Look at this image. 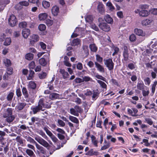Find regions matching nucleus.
I'll use <instances>...</instances> for the list:
<instances>
[{
    "label": "nucleus",
    "mask_w": 157,
    "mask_h": 157,
    "mask_svg": "<svg viewBox=\"0 0 157 157\" xmlns=\"http://www.w3.org/2000/svg\"><path fill=\"white\" fill-rule=\"evenodd\" d=\"M35 73L33 71L30 70L29 71V74L27 77L28 80H30L32 79L34 77Z\"/></svg>",
    "instance_id": "nucleus-31"
},
{
    "label": "nucleus",
    "mask_w": 157,
    "mask_h": 157,
    "mask_svg": "<svg viewBox=\"0 0 157 157\" xmlns=\"http://www.w3.org/2000/svg\"><path fill=\"white\" fill-rule=\"evenodd\" d=\"M144 84L143 82H138L137 85V88L139 90H143L144 88Z\"/></svg>",
    "instance_id": "nucleus-25"
},
{
    "label": "nucleus",
    "mask_w": 157,
    "mask_h": 157,
    "mask_svg": "<svg viewBox=\"0 0 157 157\" xmlns=\"http://www.w3.org/2000/svg\"><path fill=\"white\" fill-rule=\"evenodd\" d=\"M143 142H144V145L147 147H148L150 145V144L148 142V140L146 139H144L143 140Z\"/></svg>",
    "instance_id": "nucleus-59"
},
{
    "label": "nucleus",
    "mask_w": 157,
    "mask_h": 157,
    "mask_svg": "<svg viewBox=\"0 0 157 157\" xmlns=\"http://www.w3.org/2000/svg\"><path fill=\"white\" fill-rule=\"evenodd\" d=\"M60 95L57 93H51L49 96V98L52 100L59 98Z\"/></svg>",
    "instance_id": "nucleus-14"
},
{
    "label": "nucleus",
    "mask_w": 157,
    "mask_h": 157,
    "mask_svg": "<svg viewBox=\"0 0 157 157\" xmlns=\"http://www.w3.org/2000/svg\"><path fill=\"white\" fill-rule=\"evenodd\" d=\"M39 37L37 35L33 34L31 35L30 37V44L33 45L34 43L38 41Z\"/></svg>",
    "instance_id": "nucleus-8"
},
{
    "label": "nucleus",
    "mask_w": 157,
    "mask_h": 157,
    "mask_svg": "<svg viewBox=\"0 0 157 157\" xmlns=\"http://www.w3.org/2000/svg\"><path fill=\"white\" fill-rule=\"evenodd\" d=\"M31 109L32 110L34 114H36L37 113L40 112V111H44V109H42L38 105L34 107H32Z\"/></svg>",
    "instance_id": "nucleus-13"
},
{
    "label": "nucleus",
    "mask_w": 157,
    "mask_h": 157,
    "mask_svg": "<svg viewBox=\"0 0 157 157\" xmlns=\"http://www.w3.org/2000/svg\"><path fill=\"white\" fill-rule=\"evenodd\" d=\"M5 132H6L7 133H10V132H9V131L8 129H7L6 128H5L3 129V131L0 130V136L2 137H3L5 136L6 135V134Z\"/></svg>",
    "instance_id": "nucleus-27"
},
{
    "label": "nucleus",
    "mask_w": 157,
    "mask_h": 157,
    "mask_svg": "<svg viewBox=\"0 0 157 157\" xmlns=\"http://www.w3.org/2000/svg\"><path fill=\"white\" fill-rule=\"evenodd\" d=\"M75 109L77 113H81L82 112V109L78 105H76L75 107Z\"/></svg>",
    "instance_id": "nucleus-61"
},
{
    "label": "nucleus",
    "mask_w": 157,
    "mask_h": 157,
    "mask_svg": "<svg viewBox=\"0 0 157 157\" xmlns=\"http://www.w3.org/2000/svg\"><path fill=\"white\" fill-rule=\"evenodd\" d=\"M26 105L25 103L19 102L17 105L15 107V109L18 110H21L23 109Z\"/></svg>",
    "instance_id": "nucleus-17"
},
{
    "label": "nucleus",
    "mask_w": 157,
    "mask_h": 157,
    "mask_svg": "<svg viewBox=\"0 0 157 157\" xmlns=\"http://www.w3.org/2000/svg\"><path fill=\"white\" fill-rule=\"evenodd\" d=\"M97 9L99 13L101 14H103L105 12L104 6L102 3L99 2Z\"/></svg>",
    "instance_id": "nucleus-10"
},
{
    "label": "nucleus",
    "mask_w": 157,
    "mask_h": 157,
    "mask_svg": "<svg viewBox=\"0 0 157 157\" xmlns=\"http://www.w3.org/2000/svg\"><path fill=\"white\" fill-rule=\"evenodd\" d=\"M97 82L102 88L106 89L107 86L104 82L100 80H97Z\"/></svg>",
    "instance_id": "nucleus-33"
},
{
    "label": "nucleus",
    "mask_w": 157,
    "mask_h": 157,
    "mask_svg": "<svg viewBox=\"0 0 157 157\" xmlns=\"http://www.w3.org/2000/svg\"><path fill=\"white\" fill-rule=\"evenodd\" d=\"M35 139L41 145L46 147L48 149H49V147H50V145L46 140L41 137L37 136L35 137Z\"/></svg>",
    "instance_id": "nucleus-3"
},
{
    "label": "nucleus",
    "mask_w": 157,
    "mask_h": 157,
    "mask_svg": "<svg viewBox=\"0 0 157 157\" xmlns=\"http://www.w3.org/2000/svg\"><path fill=\"white\" fill-rule=\"evenodd\" d=\"M94 64L95 67L97 68L98 70L101 73L104 72V68L102 65L98 63L97 62H95Z\"/></svg>",
    "instance_id": "nucleus-12"
},
{
    "label": "nucleus",
    "mask_w": 157,
    "mask_h": 157,
    "mask_svg": "<svg viewBox=\"0 0 157 157\" xmlns=\"http://www.w3.org/2000/svg\"><path fill=\"white\" fill-rule=\"evenodd\" d=\"M134 32L136 34L139 36H144L145 35V33L141 29H135L134 30Z\"/></svg>",
    "instance_id": "nucleus-11"
},
{
    "label": "nucleus",
    "mask_w": 157,
    "mask_h": 157,
    "mask_svg": "<svg viewBox=\"0 0 157 157\" xmlns=\"http://www.w3.org/2000/svg\"><path fill=\"white\" fill-rule=\"evenodd\" d=\"M28 87L29 89H32L34 91V93L36 94L37 92V90L35 89L36 87V84L33 81H30L29 82Z\"/></svg>",
    "instance_id": "nucleus-9"
},
{
    "label": "nucleus",
    "mask_w": 157,
    "mask_h": 157,
    "mask_svg": "<svg viewBox=\"0 0 157 157\" xmlns=\"http://www.w3.org/2000/svg\"><path fill=\"white\" fill-rule=\"evenodd\" d=\"M17 20L16 17L13 14L11 15L8 19V23L9 25L13 27L16 25Z\"/></svg>",
    "instance_id": "nucleus-6"
},
{
    "label": "nucleus",
    "mask_w": 157,
    "mask_h": 157,
    "mask_svg": "<svg viewBox=\"0 0 157 157\" xmlns=\"http://www.w3.org/2000/svg\"><path fill=\"white\" fill-rule=\"evenodd\" d=\"M106 5L108 7L109 9L111 11H113L115 9L114 6L109 1L107 2Z\"/></svg>",
    "instance_id": "nucleus-30"
},
{
    "label": "nucleus",
    "mask_w": 157,
    "mask_h": 157,
    "mask_svg": "<svg viewBox=\"0 0 157 157\" xmlns=\"http://www.w3.org/2000/svg\"><path fill=\"white\" fill-rule=\"evenodd\" d=\"M70 113L71 114L76 116H78L79 115L78 113L76 111L75 107L74 108H72L70 109Z\"/></svg>",
    "instance_id": "nucleus-39"
},
{
    "label": "nucleus",
    "mask_w": 157,
    "mask_h": 157,
    "mask_svg": "<svg viewBox=\"0 0 157 157\" xmlns=\"http://www.w3.org/2000/svg\"><path fill=\"white\" fill-rule=\"evenodd\" d=\"M13 110L11 108H8L3 113V117L6 118V121L8 123L12 122L15 119V117L12 115Z\"/></svg>",
    "instance_id": "nucleus-1"
},
{
    "label": "nucleus",
    "mask_w": 157,
    "mask_h": 157,
    "mask_svg": "<svg viewBox=\"0 0 157 157\" xmlns=\"http://www.w3.org/2000/svg\"><path fill=\"white\" fill-rule=\"evenodd\" d=\"M148 15V11L146 10H142L140 13V16L144 17H146Z\"/></svg>",
    "instance_id": "nucleus-23"
},
{
    "label": "nucleus",
    "mask_w": 157,
    "mask_h": 157,
    "mask_svg": "<svg viewBox=\"0 0 157 157\" xmlns=\"http://www.w3.org/2000/svg\"><path fill=\"white\" fill-rule=\"evenodd\" d=\"M83 80L84 81H85L86 82L87 81H92V79L90 78V77L89 76H85L83 78Z\"/></svg>",
    "instance_id": "nucleus-57"
},
{
    "label": "nucleus",
    "mask_w": 157,
    "mask_h": 157,
    "mask_svg": "<svg viewBox=\"0 0 157 157\" xmlns=\"http://www.w3.org/2000/svg\"><path fill=\"white\" fill-rule=\"evenodd\" d=\"M38 29L40 31H44L46 29V26L44 24H40L38 26Z\"/></svg>",
    "instance_id": "nucleus-48"
},
{
    "label": "nucleus",
    "mask_w": 157,
    "mask_h": 157,
    "mask_svg": "<svg viewBox=\"0 0 157 157\" xmlns=\"http://www.w3.org/2000/svg\"><path fill=\"white\" fill-rule=\"evenodd\" d=\"M43 129L45 131L47 134L50 137L53 135L52 133L48 129L47 127H44Z\"/></svg>",
    "instance_id": "nucleus-42"
},
{
    "label": "nucleus",
    "mask_w": 157,
    "mask_h": 157,
    "mask_svg": "<svg viewBox=\"0 0 157 157\" xmlns=\"http://www.w3.org/2000/svg\"><path fill=\"white\" fill-rule=\"evenodd\" d=\"M157 84V81H155L154 82V84L152 85L151 90H152V94H154L155 93V86Z\"/></svg>",
    "instance_id": "nucleus-55"
},
{
    "label": "nucleus",
    "mask_w": 157,
    "mask_h": 157,
    "mask_svg": "<svg viewBox=\"0 0 157 157\" xmlns=\"http://www.w3.org/2000/svg\"><path fill=\"white\" fill-rule=\"evenodd\" d=\"M59 11V8L58 7H53L52 10V13L54 15H57Z\"/></svg>",
    "instance_id": "nucleus-35"
},
{
    "label": "nucleus",
    "mask_w": 157,
    "mask_h": 157,
    "mask_svg": "<svg viewBox=\"0 0 157 157\" xmlns=\"http://www.w3.org/2000/svg\"><path fill=\"white\" fill-rule=\"evenodd\" d=\"M60 73L62 75L63 78L64 79L68 78L69 75L68 73L63 69H60Z\"/></svg>",
    "instance_id": "nucleus-16"
},
{
    "label": "nucleus",
    "mask_w": 157,
    "mask_h": 157,
    "mask_svg": "<svg viewBox=\"0 0 157 157\" xmlns=\"http://www.w3.org/2000/svg\"><path fill=\"white\" fill-rule=\"evenodd\" d=\"M104 19L105 21L108 23H111L113 22V19L110 17V16L107 14L105 16Z\"/></svg>",
    "instance_id": "nucleus-19"
},
{
    "label": "nucleus",
    "mask_w": 157,
    "mask_h": 157,
    "mask_svg": "<svg viewBox=\"0 0 157 157\" xmlns=\"http://www.w3.org/2000/svg\"><path fill=\"white\" fill-rule=\"evenodd\" d=\"M11 42V39L10 37H7L5 39L4 45L6 46L10 45Z\"/></svg>",
    "instance_id": "nucleus-32"
},
{
    "label": "nucleus",
    "mask_w": 157,
    "mask_h": 157,
    "mask_svg": "<svg viewBox=\"0 0 157 157\" xmlns=\"http://www.w3.org/2000/svg\"><path fill=\"white\" fill-rule=\"evenodd\" d=\"M9 0H0V5L7 4L9 3Z\"/></svg>",
    "instance_id": "nucleus-58"
},
{
    "label": "nucleus",
    "mask_w": 157,
    "mask_h": 157,
    "mask_svg": "<svg viewBox=\"0 0 157 157\" xmlns=\"http://www.w3.org/2000/svg\"><path fill=\"white\" fill-rule=\"evenodd\" d=\"M14 93L13 92H10L8 95L7 97V100L8 101H10L12 100L13 97Z\"/></svg>",
    "instance_id": "nucleus-45"
},
{
    "label": "nucleus",
    "mask_w": 157,
    "mask_h": 157,
    "mask_svg": "<svg viewBox=\"0 0 157 157\" xmlns=\"http://www.w3.org/2000/svg\"><path fill=\"white\" fill-rule=\"evenodd\" d=\"M104 63L106 67L109 71L113 70L114 66V63L111 59H104Z\"/></svg>",
    "instance_id": "nucleus-4"
},
{
    "label": "nucleus",
    "mask_w": 157,
    "mask_h": 157,
    "mask_svg": "<svg viewBox=\"0 0 157 157\" xmlns=\"http://www.w3.org/2000/svg\"><path fill=\"white\" fill-rule=\"evenodd\" d=\"M85 20L86 21L88 22H91L93 20V18L91 15H89L85 17Z\"/></svg>",
    "instance_id": "nucleus-41"
},
{
    "label": "nucleus",
    "mask_w": 157,
    "mask_h": 157,
    "mask_svg": "<svg viewBox=\"0 0 157 157\" xmlns=\"http://www.w3.org/2000/svg\"><path fill=\"white\" fill-rule=\"evenodd\" d=\"M3 62L5 66L7 67H9L11 66V63L10 60L7 59H4L3 60Z\"/></svg>",
    "instance_id": "nucleus-28"
},
{
    "label": "nucleus",
    "mask_w": 157,
    "mask_h": 157,
    "mask_svg": "<svg viewBox=\"0 0 157 157\" xmlns=\"http://www.w3.org/2000/svg\"><path fill=\"white\" fill-rule=\"evenodd\" d=\"M128 47L125 45L123 47V56L124 59H122V61H127L128 59L129 54L128 51Z\"/></svg>",
    "instance_id": "nucleus-5"
},
{
    "label": "nucleus",
    "mask_w": 157,
    "mask_h": 157,
    "mask_svg": "<svg viewBox=\"0 0 157 157\" xmlns=\"http://www.w3.org/2000/svg\"><path fill=\"white\" fill-rule=\"evenodd\" d=\"M145 121L146 122L150 125H151L153 123V122L151 119L149 118H145Z\"/></svg>",
    "instance_id": "nucleus-62"
},
{
    "label": "nucleus",
    "mask_w": 157,
    "mask_h": 157,
    "mask_svg": "<svg viewBox=\"0 0 157 157\" xmlns=\"http://www.w3.org/2000/svg\"><path fill=\"white\" fill-rule=\"evenodd\" d=\"M33 58V55L31 53H28L25 55V59L29 60H32Z\"/></svg>",
    "instance_id": "nucleus-38"
},
{
    "label": "nucleus",
    "mask_w": 157,
    "mask_h": 157,
    "mask_svg": "<svg viewBox=\"0 0 157 157\" xmlns=\"http://www.w3.org/2000/svg\"><path fill=\"white\" fill-rule=\"evenodd\" d=\"M152 20L151 19H146L142 21V23L143 25H147L152 22Z\"/></svg>",
    "instance_id": "nucleus-22"
},
{
    "label": "nucleus",
    "mask_w": 157,
    "mask_h": 157,
    "mask_svg": "<svg viewBox=\"0 0 157 157\" xmlns=\"http://www.w3.org/2000/svg\"><path fill=\"white\" fill-rule=\"evenodd\" d=\"M22 33L23 37L26 39L30 34V30L28 29H24L22 30Z\"/></svg>",
    "instance_id": "nucleus-15"
},
{
    "label": "nucleus",
    "mask_w": 157,
    "mask_h": 157,
    "mask_svg": "<svg viewBox=\"0 0 157 157\" xmlns=\"http://www.w3.org/2000/svg\"><path fill=\"white\" fill-rule=\"evenodd\" d=\"M15 140L17 142L20 144L21 145L23 144V140L21 138L20 136H17Z\"/></svg>",
    "instance_id": "nucleus-47"
},
{
    "label": "nucleus",
    "mask_w": 157,
    "mask_h": 157,
    "mask_svg": "<svg viewBox=\"0 0 157 157\" xmlns=\"http://www.w3.org/2000/svg\"><path fill=\"white\" fill-rule=\"evenodd\" d=\"M36 146L37 149L41 153L44 154L46 152V150L43 147L41 146L38 144H36Z\"/></svg>",
    "instance_id": "nucleus-18"
},
{
    "label": "nucleus",
    "mask_w": 157,
    "mask_h": 157,
    "mask_svg": "<svg viewBox=\"0 0 157 157\" xmlns=\"http://www.w3.org/2000/svg\"><path fill=\"white\" fill-rule=\"evenodd\" d=\"M37 133L40 135L44 139L47 140L48 137L46 135L44 132L42 130H39L37 132Z\"/></svg>",
    "instance_id": "nucleus-37"
},
{
    "label": "nucleus",
    "mask_w": 157,
    "mask_h": 157,
    "mask_svg": "<svg viewBox=\"0 0 157 157\" xmlns=\"http://www.w3.org/2000/svg\"><path fill=\"white\" fill-rule=\"evenodd\" d=\"M22 92L25 98H27L29 97V94L28 90L25 87H23L22 88Z\"/></svg>",
    "instance_id": "nucleus-24"
},
{
    "label": "nucleus",
    "mask_w": 157,
    "mask_h": 157,
    "mask_svg": "<svg viewBox=\"0 0 157 157\" xmlns=\"http://www.w3.org/2000/svg\"><path fill=\"white\" fill-rule=\"evenodd\" d=\"M98 26L101 29L105 32H108L110 29L109 25L105 23H100Z\"/></svg>",
    "instance_id": "nucleus-7"
},
{
    "label": "nucleus",
    "mask_w": 157,
    "mask_h": 157,
    "mask_svg": "<svg viewBox=\"0 0 157 157\" xmlns=\"http://www.w3.org/2000/svg\"><path fill=\"white\" fill-rule=\"evenodd\" d=\"M46 74L45 72H42L40 73L38 75V76L40 79H44L45 78L46 76Z\"/></svg>",
    "instance_id": "nucleus-54"
},
{
    "label": "nucleus",
    "mask_w": 157,
    "mask_h": 157,
    "mask_svg": "<svg viewBox=\"0 0 157 157\" xmlns=\"http://www.w3.org/2000/svg\"><path fill=\"white\" fill-rule=\"evenodd\" d=\"M98 152L96 151H94L93 149H91L88 152V154L90 155L91 156L94 155L96 154Z\"/></svg>",
    "instance_id": "nucleus-60"
},
{
    "label": "nucleus",
    "mask_w": 157,
    "mask_h": 157,
    "mask_svg": "<svg viewBox=\"0 0 157 157\" xmlns=\"http://www.w3.org/2000/svg\"><path fill=\"white\" fill-rule=\"evenodd\" d=\"M110 82H112V83L113 85L116 86H119L118 82L116 79L112 78L110 80Z\"/></svg>",
    "instance_id": "nucleus-46"
},
{
    "label": "nucleus",
    "mask_w": 157,
    "mask_h": 157,
    "mask_svg": "<svg viewBox=\"0 0 157 157\" xmlns=\"http://www.w3.org/2000/svg\"><path fill=\"white\" fill-rule=\"evenodd\" d=\"M96 59L99 63H101L102 62L103 58L101 57L100 55L98 54L96 55Z\"/></svg>",
    "instance_id": "nucleus-52"
},
{
    "label": "nucleus",
    "mask_w": 157,
    "mask_h": 157,
    "mask_svg": "<svg viewBox=\"0 0 157 157\" xmlns=\"http://www.w3.org/2000/svg\"><path fill=\"white\" fill-rule=\"evenodd\" d=\"M40 64L43 66H45L46 64L45 59L44 58H40L39 60Z\"/></svg>",
    "instance_id": "nucleus-43"
},
{
    "label": "nucleus",
    "mask_w": 157,
    "mask_h": 157,
    "mask_svg": "<svg viewBox=\"0 0 157 157\" xmlns=\"http://www.w3.org/2000/svg\"><path fill=\"white\" fill-rule=\"evenodd\" d=\"M48 16L47 14L46 13H43L39 14L38 17L40 21H44L45 20Z\"/></svg>",
    "instance_id": "nucleus-20"
},
{
    "label": "nucleus",
    "mask_w": 157,
    "mask_h": 157,
    "mask_svg": "<svg viewBox=\"0 0 157 157\" xmlns=\"http://www.w3.org/2000/svg\"><path fill=\"white\" fill-rule=\"evenodd\" d=\"M69 119L72 122L75 123L76 124L79 123V121L78 119L76 117H73L71 116H70Z\"/></svg>",
    "instance_id": "nucleus-29"
},
{
    "label": "nucleus",
    "mask_w": 157,
    "mask_h": 157,
    "mask_svg": "<svg viewBox=\"0 0 157 157\" xmlns=\"http://www.w3.org/2000/svg\"><path fill=\"white\" fill-rule=\"evenodd\" d=\"M36 66L34 61H31L29 64V67L30 69H34Z\"/></svg>",
    "instance_id": "nucleus-50"
},
{
    "label": "nucleus",
    "mask_w": 157,
    "mask_h": 157,
    "mask_svg": "<svg viewBox=\"0 0 157 157\" xmlns=\"http://www.w3.org/2000/svg\"><path fill=\"white\" fill-rule=\"evenodd\" d=\"M26 153L30 157L34 156L35 155L32 150L29 149H27L25 151Z\"/></svg>",
    "instance_id": "nucleus-26"
},
{
    "label": "nucleus",
    "mask_w": 157,
    "mask_h": 157,
    "mask_svg": "<svg viewBox=\"0 0 157 157\" xmlns=\"http://www.w3.org/2000/svg\"><path fill=\"white\" fill-rule=\"evenodd\" d=\"M26 140L30 142L32 144H35V145L37 144L36 142L31 137L28 136Z\"/></svg>",
    "instance_id": "nucleus-40"
},
{
    "label": "nucleus",
    "mask_w": 157,
    "mask_h": 157,
    "mask_svg": "<svg viewBox=\"0 0 157 157\" xmlns=\"http://www.w3.org/2000/svg\"><path fill=\"white\" fill-rule=\"evenodd\" d=\"M27 24L25 21H22L19 24V27L22 28H26L27 26Z\"/></svg>",
    "instance_id": "nucleus-44"
},
{
    "label": "nucleus",
    "mask_w": 157,
    "mask_h": 157,
    "mask_svg": "<svg viewBox=\"0 0 157 157\" xmlns=\"http://www.w3.org/2000/svg\"><path fill=\"white\" fill-rule=\"evenodd\" d=\"M91 51L93 52H96L98 49L97 47L94 44H91L89 46Z\"/></svg>",
    "instance_id": "nucleus-36"
},
{
    "label": "nucleus",
    "mask_w": 157,
    "mask_h": 157,
    "mask_svg": "<svg viewBox=\"0 0 157 157\" xmlns=\"http://www.w3.org/2000/svg\"><path fill=\"white\" fill-rule=\"evenodd\" d=\"M129 38L130 41L132 42L135 41L136 39V36L133 34H132L130 36Z\"/></svg>",
    "instance_id": "nucleus-53"
},
{
    "label": "nucleus",
    "mask_w": 157,
    "mask_h": 157,
    "mask_svg": "<svg viewBox=\"0 0 157 157\" xmlns=\"http://www.w3.org/2000/svg\"><path fill=\"white\" fill-rule=\"evenodd\" d=\"M98 79H100L101 80L105 82H106V79L102 76L99 75H97L95 76Z\"/></svg>",
    "instance_id": "nucleus-56"
},
{
    "label": "nucleus",
    "mask_w": 157,
    "mask_h": 157,
    "mask_svg": "<svg viewBox=\"0 0 157 157\" xmlns=\"http://www.w3.org/2000/svg\"><path fill=\"white\" fill-rule=\"evenodd\" d=\"M29 1L28 2V1H22V2H20L19 3V4L21 6H28L29 5Z\"/></svg>",
    "instance_id": "nucleus-51"
},
{
    "label": "nucleus",
    "mask_w": 157,
    "mask_h": 157,
    "mask_svg": "<svg viewBox=\"0 0 157 157\" xmlns=\"http://www.w3.org/2000/svg\"><path fill=\"white\" fill-rule=\"evenodd\" d=\"M50 3L49 2L46 1H44L42 2V5L44 8H48L50 6Z\"/></svg>",
    "instance_id": "nucleus-49"
},
{
    "label": "nucleus",
    "mask_w": 157,
    "mask_h": 157,
    "mask_svg": "<svg viewBox=\"0 0 157 157\" xmlns=\"http://www.w3.org/2000/svg\"><path fill=\"white\" fill-rule=\"evenodd\" d=\"M91 138L92 142L93 144L96 147H97L98 141L96 140V138L95 136L94 135H92L91 136Z\"/></svg>",
    "instance_id": "nucleus-34"
},
{
    "label": "nucleus",
    "mask_w": 157,
    "mask_h": 157,
    "mask_svg": "<svg viewBox=\"0 0 157 157\" xmlns=\"http://www.w3.org/2000/svg\"><path fill=\"white\" fill-rule=\"evenodd\" d=\"M16 94L18 97H20L21 96L22 94L20 88L17 89L16 90Z\"/></svg>",
    "instance_id": "nucleus-64"
},
{
    "label": "nucleus",
    "mask_w": 157,
    "mask_h": 157,
    "mask_svg": "<svg viewBox=\"0 0 157 157\" xmlns=\"http://www.w3.org/2000/svg\"><path fill=\"white\" fill-rule=\"evenodd\" d=\"M46 100V97H45L40 98L39 100L38 105L42 109H43V108L49 109L51 107V104L48 103Z\"/></svg>",
    "instance_id": "nucleus-2"
},
{
    "label": "nucleus",
    "mask_w": 157,
    "mask_h": 157,
    "mask_svg": "<svg viewBox=\"0 0 157 157\" xmlns=\"http://www.w3.org/2000/svg\"><path fill=\"white\" fill-rule=\"evenodd\" d=\"M80 42V40L78 38L75 39L73 40L71 42V44L72 46H75L79 45Z\"/></svg>",
    "instance_id": "nucleus-21"
},
{
    "label": "nucleus",
    "mask_w": 157,
    "mask_h": 157,
    "mask_svg": "<svg viewBox=\"0 0 157 157\" xmlns=\"http://www.w3.org/2000/svg\"><path fill=\"white\" fill-rule=\"evenodd\" d=\"M147 127L146 125L144 124H142L140 125V128L142 129L143 132L146 131V129L147 128Z\"/></svg>",
    "instance_id": "nucleus-63"
}]
</instances>
